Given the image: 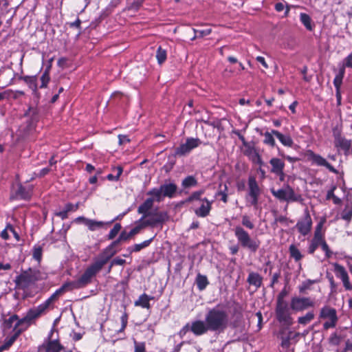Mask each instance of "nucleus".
<instances>
[{
    "instance_id": "nucleus-32",
    "label": "nucleus",
    "mask_w": 352,
    "mask_h": 352,
    "mask_svg": "<svg viewBox=\"0 0 352 352\" xmlns=\"http://www.w3.org/2000/svg\"><path fill=\"white\" fill-rule=\"evenodd\" d=\"M109 223H111V222H109ZM107 224H109V223H107ZM104 225H106V223L103 221H98L89 219L88 220H86L85 226H87L90 230L94 231L97 229L102 228Z\"/></svg>"
},
{
    "instance_id": "nucleus-15",
    "label": "nucleus",
    "mask_w": 352,
    "mask_h": 352,
    "mask_svg": "<svg viewBox=\"0 0 352 352\" xmlns=\"http://www.w3.org/2000/svg\"><path fill=\"white\" fill-rule=\"evenodd\" d=\"M54 333V329H52L47 338V341L45 342L39 348V350H44L45 352H60L63 349V346L60 344L58 340H52V336Z\"/></svg>"
},
{
    "instance_id": "nucleus-60",
    "label": "nucleus",
    "mask_w": 352,
    "mask_h": 352,
    "mask_svg": "<svg viewBox=\"0 0 352 352\" xmlns=\"http://www.w3.org/2000/svg\"><path fill=\"white\" fill-rule=\"evenodd\" d=\"M18 320V316L16 315H13L12 316H10L6 321V323L7 324V326L8 327H11L12 323L14 322H17Z\"/></svg>"
},
{
    "instance_id": "nucleus-16",
    "label": "nucleus",
    "mask_w": 352,
    "mask_h": 352,
    "mask_svg": "<svg viewBox=\"0 0 352 352\" xmlns=\"http://www.w3.org/2000/svg\"><path fill=\"white\" fill-rule=\"evenodd\" d=\"M334 272L336 276L340 278L346 290H352V283L349 281V277L345 268L340 264L335 263Z\"/></svg>"
},
{
    "instance_id": "nucleus-29",
    "label": "nucleus",
    "mask_w": 352,
    "mask_h": 352,
    "mask_svg": "<svg viewBox=\"0 0 352 352\" xmlns=\"http://www.w3.org/2000/svg\"><path fill=\"white\" fill-rule=\"evenodd\" d=\"M153 297L149 296L146 294H143L140 296L139 298L135 302V306H140L142 308L150 309L151 305L149 301L153 300Z\"/></svg>"
},
{
    "instance_id": "nucleus-2",
    "label": "nucleus",
    "mask_w": 352,
    "mask_h": 352,
    "mask_svg": "<svg viewBox=\"0 0 352 352\" xmlns=\"http://www.w3.org/2000/svg\"><path fill=\"white\" fill-rule=\"evenodd\" d=\"M98 256L95 258L94 262L85 271L82 276L76 280L72 281L75 289H80L85 287L91 282L92 278L95 276L106 265Z\"/></svg>"
},
{
    "instance_id": "nucleus-35",
    "label": "nucleus",
    "mask_w": 352,
    "mask_h": 352,
    "mask_svg": "<svg viewBox=\"0 0 352 352\" xmlns=\"http://www.w3.org/2000/svg\"><path fill=\"white\" fill-rule=\"evenodd\" d=\"M197 185V181L194 176L190 175L184 178L182 182V186L184 188H188L190 187L196 186Z\"/></svg>"
},
{
    "instance_id": "nucleus-38",
    "label": "nucleus",
    "mask_w": 352,
    "mask_h": 352,
    "mask_svg": "<svg viewBox=\"0 0 352 352\" xmlns=\"http://www.w3.org/2000/svg\"><path fill=\"white\" fill-rule=\"evenodd\" d=\"M314 314L312 311L307 312L304 316L299 317L298 322L300 324L306 325L314 318Z\"/></svg>"
},
{
    "instance_id": "nucleus-61",
    "label": "nucleus",
    "mask_w": 352,
    "mask_h": 352,
    "mask_svg": "<svg viewBox=\"0 0 352 352\" xmlns=\"http://www.w3.org/2000/svg\"><path fill=\"white\" fill-rule=\"evenodd\" d=\"M188 331H191V323H187L180 331L181 336L186 334Z\"/></svg>"
},
{
    "instance_id": "nucleus-56",
    "label": "nucleus",
    "mask_w": 352,
    "mask_h": 352,
    "mask_svg": "<svg viewBox=\"0 0 352 352\" xmlns=\"http://www.w3.org/2000/svg\"><path fill=\"white\" fill-rule=\"evenodd\" d=\"M342 67H344V69L345 67L352 68V53L344 59V63Z\"/></svg>"
},
{
    "instance_id": "nucleus-55",
    "label": "nucleus",
    "mask_w": 352,
    "mask_h": 352,
    "mask_svg": "<svg viewBox=\"0 0 352 352\" xmlns=\"http://www.w3.org/2000/svg\"><path fill=\"white\" fill-rule=\"evenodd\" d=\"M42 256V249L41 247H37L34 248L33 251V257L36 261H40Z\"/></svg>"
},
{
    "instance_id": "nucleus-36",
    "label": "nucleus",
    "mask_w": 352,
    "mask_h": 352,
    "mask_svg": "<svg viewBox=\"0 0 352 352\" xmlns=\"http://www.w3.org/2000/svg\"><path fill=\"white\" fill-rule=\"evenodd\" d=\"M196 283L199 290L204 289L208 285V281L206 276L198 274L196 278Z\"/></svg>"
},
{
    "instance_id": "nucleus-1",
    "label": "nucleus",
    "mask_w": 352,
    "mask_h": 352,
    "mask_svg": "<svg viewBox=\"0 0 352 352\" xmlns=\"http://www.w3.org/2000/svg\"><path fill=\"white\" fill-rule=\"evenodd\" d=\"M205 320L210 331L221 332L228 327V318L225 311L214 308L206 314Z\"/></svg>"
},
{
    "instance_id": "nucleus-33",
    "label": "nucleus",
    "mask_w": 352,
    "mask_h": 352,
    "mask_svg": "<svg viewBox=\"0 0 352 352\" xmlns=\"http://www.w3.org/2000/svg\"><path fill=\"white\" fill-rule=\"evenodd\" d=\"M344 68L341 67L339 70L338 74L336 76L334 80H333V85L336 87V90H340V86L342 82V79L344 76Z\"/></svg>"
},
{
    "instance_id": "nucleus-37",
    "label": "nucleus",
    "mask_w": 352,
    "mask_h": 352,
    "mask_svg": "<svg viewBox=\"0 0 352 352\" xmlns=\"http://www.w3.org/2000/svg\"><path fill=\"white\" fill-rule=\"evenodd\" d=\"M300 19L301 23L307 30H312L313 27L311 25V19L307 14L301 13L300 15Z\"/></svg>"
},
{
    "instance_id": "nucleus-45",
    "label": "nucleus",
    "mask_w": 352,
    "mask_h": 352,
    "mask_svg": "<svg viewBox=\"0 0 352 352\" xmlns=\"http://www.w3.org/2000/svg\"><path fill=\"white\" fill-rule=\"evenodd\" d=\"M195 32V36L192 38V40H195L197 37H204L209 35L212 32L211 29H205V30H197L193 29Z\"/></svg>"
},
{
    "instance_id": "nucleus-42",
    "label": "nucleus",
    "mask_w": 352,
    "mask_h": 352,
    "mask_svg": "<svg viewBox=\"0 0 352 352\" xmlns=\"http://www.w3.org/2000/svg\"><path fill=\"white\" fill-rule=\"evenodd\" d=\"M289 252H290L291 256L292 258H294L295 259V261H300L302 257V255L301 254L299 250L294 245H290Z\"/></svg>"
},
{
    "instance_id": "nucleus-25",
    "label": "nucleus",
    "mask_w": 352,
    "mask_h": 352,
    "mask_svg": "<svg viewBox=\"0 0 352 352\" xmlns=\"http://www.w3.org/2000/svg\"><path fill=\"white\" fill-rule=\"evenodd\" d=\"M280 335L281 339V346L284 349H288L290 346L291 339L294 338L298 335V333L294 334L292 331H289L287 333H285V331L283 329L280 331Z\"/></svg>"
},
{
    "instance_id": "nucleus-64",
    "label": "nucleus",
    "mask_w": 352,
    "mask_h": 352,
    "mask_svg": "<svg viewBox=\"0 0 352 352\" xmlns=\"http://www.w3.org/2000/svg\"><path fill=\"white\" fill-rule=\"evenodd\" d=\"M307 67L304 66L301 69V74L303 75V79L306 82H309L310 80V78L307 76Z\"/></svg>"
},
{
    "instance_id": "nucleus-54",
    "label": "nucleus",
    "mask_w": 352,
    "mask_h": 352,
    "mask_svg": "<svg viewBox=\"0 0 352 352\" xmlns=\"http://www.w3.org/2000/svg\"><path fill=\"white\" fill-rule=\"evenodd\" d=\"M25 81L30 84L31 88L36 89V78L33 76H25L24 78Z\"/></svg>"
},
{
    "instance_id": "nucleus-43",
    "label": "nucleus",
    "mask_w": 352,
    "mask_h": 352,
    "mask_svg": "<svg viewBox=\"0 0 352 352\" xmlns=\"http://www.w3.org/2000/svg\"><path fill=\"white\" fill-rule=\"evenodd\" d=\"M274 133H272V131L270 132H265L264 133V140L263 142L266 144H268L271 146H275V140L273 137Z\"/></svg>"
},
{
    "instance_id": "nucleus-63",
    "label": "nucleus",
    "mask_w": 352,
    "mask_h": 352,
    "mask_svg": "<svg viewBox=\"0 0 352 352\" xmlns=\"http://www.w3.org/2000/svg\"><path fill=\"white\" fill-rule=\"evenodd\" d=\"M78 206H79L78 203H77L75 205H73L72 204H67L65 206V208H67V211L70 212V211H76L78 208Z\"/></svg>"
},
{
    "instance_id": "nucleus-44",
    "label": "nucleus",
    "mask_w": 352,
    "mask_h": 352,
    "mask_svg": "<svg viewBox=\"0 0 352 352\" xmlns=\"http://www.w3.org/2000/svg\"><path fill=\"white\" fill-rule=\"evenodd\" d=\"M323 239H312L310 245L309 247L308 252L309 254H314L315 250L321 245Z\"/></svg>"
},
{
    "instance_id": "nucleus-12",
    "label": "nucleus",
    "mask_w": 352,
    "mask_h": 352,
    "mask_svg": "<svg viewBox=\"0 0 352 352\" xmlns=\"http://www.w3.org/2000/svg\"><path fill=\"white\" fill-rule=\"evenodd\" d=\"M74 289L75 288L73 285L72 282L65 283L58 289H57L47 300H46L43 303L41 304L40 305L45 311L50 306V305L58 298V296H61L63 294L67 291H71Z\"/></svg>"
},
{
    "instance_id": "nucleus-28",
    "label": "nucleus",
    "mask_w": 352,
    "mask_h": 352,
    "mask_svg": "<svg viewBox=\"0 0 352 352\" xmlns=\"http://www.w3.org/2000/svg\"><path fill=\"white\" fill-rule=\"evenodd\" d=\"M270 164L272 166L271 172L276 174L282 170H284L285 163L279 158L273 157L270 160Z\"/></svg>"
},
{
    "instance_id": "nucleus-24",
    "label": "nucleus",
    "mask_w": 352,
    "mask_h": 352,
    "mask_svg": "<svg viewBox=\"0 0 352 352\" xmlns=\"http://www.w3.org/2000/svg\"><path fill=\"white\" fill-rule=\"evenodd\" d=\"M311 159L317 165L325 166L329 171L333 173H338V170L322 156L313 153L311 155Z\"/></svg>"
},
{
    "instance_id": "nucleus-58",
    "label": "nucleus",
    "mask_w": 352,
    "mask_h": 352,
    "mask_svg": "<svg viewBox=\"0 0 352 352\" xmlns=\"http://www.w3.org/2000/svg\"><path fill=\"white\" fill-rule=\"evenodd\" d=\"M126 263V261L120 258H115L111 262V267L113 265H122Z\"/></svg>"
},
{
    "instance_id": "nucleus-10",
    "label": "nucleus",
    "mask_w": 352,
    "mask_h": 352,
    "mask_svg": "<svg viewBox=\"0 0 352 352\" xmlns=\"http://www.w3.org/2000/svg\"><path fill=\"white\" fill-rule=\"evenodd\" d=\"M276 314L277 320L280 322L289 326L293 323V319L287 302L277 303L276 308Z\"/></svg>"
},
{
    "instance_id": "nucleus-18",
    "label": "nucleus",
    "mask_w": 352,
    "mask_h": 352,
    "mask_svg": "<svg viewBox=\"0 0 352 352\" xmlns=\"http://www.w3.org/2000/svg\"><path fill=\"white\" fill-rule=\"evenodd\" d=\"M32 188L30 186L25 188L21 184H17L16 189L14 188V193L11 196L13 199H29L32 196Z\"/></svg>"
},
{
    "instance_id": "nucleus-19",
    "label": "nucleus",
    "mask_w": 352,
    "mask_h": 352,
    "mask_svg": "<svg viewBox=\"0 0 352 352\" xmlns=\"http://www.w3.org/2000/svg\"><path fill=\"white\" fill-rule=\"evenodd\" d=\"M351 144V140L342 137L339 132L334 133V145L338 149H341L346 153L349 151Z\"/></svg>"
},
{
    "instance_id": "nucleus-39",
    "label": "nucleus",
    "mask_w": 352,
    "mask_h": 352,
    "mask_svg": "<svg viewBox=\"0 0 352 352\" xmlns=\"http://www.w3.org/2000/svg\"><path fill=\"white\" fill-rule=\"evenodd\" d=\"M19 334H20V331H15L14 334L12 335L11 337L6 338L5 340L4 343L2 344L3 348L6 350L9 349L13 344V343L15 342V340H16V338L19 336Z\"/></svg>"
},
{
    "instance_id": "nucleus-13",
    "label": "nucleus",
    "mask_w": 352,
    "mask_h": 352,
    "mask_svg": "<svg viewBox=\"0 0 352 352\" xmlns=\"http://www.w3.org/2000/svg\"><path fill=\"white\" fill-rule=\"evenodd\" d=\"M122 241H125L124 239H120V235L118 239L113 241L109 245L104 248L98 256L105 263H107L108 261L118 252V250H116V248Z\"/></svg>"
},
{
    "instance_id": "nucleus-40",
    "label": "nucleus",
    "mask_w": 352,
    "mask_h": 352,
    "mask_svg": "<svg viewBox=\"0 0 352 352\" xmlns=\"http://www.w3.org/2000/svg\"><path fill=\"white\" fill-rule=\"evenodd\" d=\"M166 51L162 48L160 46L156 52V58L157 60V63L161 65L166 60Z\"/></svg>"
},
{
    "instance_id": "nucleus-5",
    "label": "nucleus",
    "mask_w": 352,
    "mask_h": 352,
    "mask_svg": "<svg viewBox=\"0 0 352 352\" xmlns=\"http://www.w3.org/2000/svg\"><path fill=\"white\" fill-rule=\"evenodd\" d=\"M44 312L45 310L40 305L36 308L30 309L24 318L21 320L18 318L16 323L14 324V331H20L21 333L28 328L32 320L39 317Z\"/></svg>"
},
{
    "instance_id": "nucleus-20",
    "label": "nucleus",
    "mask_w": 352,
    "mask_h": 352,
    "mask_svg": "<svg viewBox=\"0 0 352 352\" xmlns=\"http://www.w3.org/2000/svg\"><path fill=\"white\" fill-rule=\"evenodd\" d=\"M155 201V197L146 199L142 204H141L138 208V212L142 214V217L140 219V221H143L147 217L151 215L150 210L152 209L153 202Z\"/></svg>"
},
{
    "instance_id": "nucleus-30",
    "label": "nucleus",
    "mask_w": 352,
    "mask_h": 352,
    "mask_svg": "<svg viewBox=\"0 0 352 352\" xmlns=\"http://www.w3.org/2000/svg\"><path fill=\"white\" fill-rule=\"evenodd\" d=\"M247 280L250 285L255 286L256 288H258L262 283V277L258 273L251 272L249 274Z\"/></svg>"
},
{
    "instance_id": "nucleus-51",
    "label": "nucleus",
    "mask_w": 352,
    "mask_h": 352,
    "mask_svg": "<svg viewBox=\"0 0 352 352\" xmlns=\"http://www.w3.org/2000/svg\"><path fill=\"white\" fill-rule=\"evenodd\" d=\"M314 239H324L323 234L322 233V223H319L314 232Z\"/></svg>"
},
{
    "instance_id": "nucleus-31",
    "label": "nucleus",
    "mask_w": 352,
    "mask_h": 352,
    "mask_svg": "<svg viewBox=\"0 0 352 352\" xmlns=\"http://www.w3.org/2000/svg\"><path fill=\"white\" fill-rule=\"evenodd\" d=\"M143 228L142 223L133 228L129 232L122 231L120 234V239H124L125 241L132 238L135 234H138L141 229Z\"/></svg>"
},
{
    "instance_id": "nucleus-26",
    "label": "nucleus",
    "mask_w": 352,
    "mask_h": 352,
    "mask_svg": "<svg viewBox=\"0 0 352 352\" xmlns=\"http://www.w3.org/2000/svg\"><path fill=\"white\" fill-rule=\"evenodd\" d=\"M272 133L278 139V140L285 146L292 147L294 141L289 134H283L278 131L272 130Z\"/></svg>"
},
{
    "instance_id": "nucleus-59",
    "label": "nucleus",
    "mask_w": 352,
    "mask_h": 352,
    "mask_svg": "<svg viewBox=\"0 0 352 352\" xmlns=\"http://www.w3.org/2000/svg\"><path fill=\"white\" fill-rule=\"evenodd\" d=\"M250 197V203L254 208H256L258 202V197L259 195H249Z\"/></svg>"
},
{
    "instance_id": "nucleus-9",
    "label": "nucleus",
    "mask_w": 352,
    "mask_h": 352,
    "mask_svg": "<svg viewBox=\"0 0 352 352\" xmlns=\"http://www.w3.org/2000/svg\"><path fill=\"white\" fill-rule=\"evenodd\" d=\"M168 215L166 212L164 211H152L151 215L147 217L142 221L143 228L151 226L156 227L159 225H162L165 221H168Z\"/></svg>"
},
{
    "instance_id": "nucleus-52",
    "label": "nucleus",
    "mask_w": 352,
    "mask_h": 352,
    "mask_svg": "<svg viewBox=\"0 0 352 352\" xmlns=\"http://www.w3.org/2000/svg\"><path fill=\"white\" fill-rule=\"evenodd\" d=\"M120 320H121L122 326H121V328L118 330V332L124 331V329L126 328V327L127 325L128 316L126 313H124L122 314V316L120 318Z\"/></svg>"
},
{
    "instance_id": "nucleus-23",
    "label": "nucleus",
    "mask_w": 352,
    "mask_h": 352,
    "mask_svg": "<svg viewBox=\"0 0 352 352\" xmlns=\"http://www.w3.org/2000/svg\"><path fill=\"white\" fill-rule=\"evenodd\" d=\"M201 201L203 204L199 208L195 210V212L198 217H206L210 213L212 201H210L206 198L201 199Z\"/></svg>"
},
{
    "instance_id": "nucleus-48",
    "label": "nucleus",
    "mask_w": 352,
    "mask_h": 352,
    "mask_svg": "<svg viewBox=\"0 0 352 352\" xmlns=\"http://www.w3.org/2000/svg\"><path fill=\"white\" fill-rule=\"evenodd\" d=\"M204 193V190L193 192L192 195L188 198V201H192L194 200H201L200 197Z\"/></svg>"
},
{
    "instance_id": "nucleus-41",
    "label": "nucleus",
    "mask_w": 352,
    "mask_h": 352,
    "mask_svg": "<svg viewBox=\"0 0 352 352\" xmlns=\"http://www.w3.org/2000/svg\"><path fill=\"white\" fill-rule=\"evenodd\" d=\"M50 67H51V65H49L46 68L45 71L43 72V74H42V76L41 77V85L40 86L41 88H45L47 87V83L50 81V78L49 72H50Z\"/></svg>"
},
{
    "instance_id": "nucleus-49",
    "label": "nucleus",
    "mask_w": 352,
    "mask_h": 352,
    "mask_svg": "<svg viewBox=\"0 0 352 352\" xmlns=\"http://www.w3.org/2000/svg\"><path fill=\"white\" fill-rule=\"evenodd\" d=\"M314 282V280H308L307 281L302 283V284L299 286L300 293L305 294L306 290L308 289L310 285Z\"/></svg>"
},
{
    "instance_id": "nucleus-4",
    "label": "nucleus",
    "mask_w": 352,
    "mask_h": 352,
    "mask_svg": "<svg viewBox=\"0 0 352 352\" xmlns=\"http://www.w3.org/2000/svg\"><path fill=\"white\" fill-rule=\"evenodd\" d=\"M177 190V186L174 183H165L159 188H155L147 192L148 195L155 197V201L160 202L163 197L172 198Z\"/></svg>"
},
{
    "instance_id": "nucleus-11",
    "label": "nucleus",
    "mask_w": 352,
    "mask_h": 352,
    "mask_svg": "<svg viewBox=\"0 0 352 352\" xmlns=\"http://www.w3.org/2000/svg\"><path fill=\"white\" fill-rule=\"evenodd\" d=\"M314 305V302L308 297H293L290 302L291 309L296 312L302 311Z\"/></svg>"
},
{
    "instance_id": "nucleus-27",
    "label": "nucleus",
    "mask_w": 352,
    "mask_h": 352,
    "mask_svg": "<svg viewBox=\"0 0 352 352\" xmlns=\"http://www.w3.org/2000/svg\"><path fill=\"white\" fill-rule=\"evenodd\" d=\"M248 195H260L261 190L254 177H250L248 179Z\"/></svg>"
},
{
    "instance_id": "nucleus-53",
    "label": "nucleus",
    "mask_w": 352,
    "mask_h": 352,
    "mask_svg": "<svg viewBox=\"0 0 352 352\" xmlns=\"http://www.w3.org/2000/svg\"><path fill=\"white\" fill-rule=\"evenodd\" d=\"M320 246L322 248V250L325 252L327 258H330L332 255V252H331L324 239H323Z\"/></svg>"
},
{
    "instance_id": "nucleus-17",
    "label": "nucleus",
    "mask_w": 352,
    "mask_h": 352,
    "mask_svg": "<svg viewBox=\"0 0 352 352\" xmlns=\"http://www.w3.org/2000/svg\"><path fill=\"white\" fill-rule=\"evenodd\" d=\"M312 220L307 209L305 210V217L296 223L298 232L303 236H306L311 231Z\"/></svg>"
},
{
    "instance_id": "nucleus-8",
    "label": "nucleus",
    "mask_w": 352,
    "mask_h": 352,
    "mask_svg": "<svg viewBox=\"0 0 352 352\" xmlns=\"http://www.w3.org/2000/svg\"><path fill=\"white\" fill-rule=\"evenodd\" d=\"M38 272L29 269L16 276L15 283L21 289L28 288L38 280Z\"/></svg>"
},
{
    "instance_id": "nucleus-22",
    "label": "nucleus",
    "mask_w": 352,
    "mask_h": 352,
    "mask_svg": "<svg viewBox=\"0 0 352 352\" xmlns=\"http://www.w3.org/2000/svg\"><path fill=\"white\" fill-rule=\"evenodd\" d=\"M210 331L207 323L201 320H197L191 322V332L196 336L206 333Z\"/></svg>"
},
{
    "instance_id": "nucleus-50",
    "label": "nucleus",
    "mask_w": 352,
    "mask_h": 352,
    "mask_svg": "<svg viewBox=\"0 0 352 352\" xmlns=\"http://www.w3.org/2000/svg\"><path fill=\"white\" fill-rule=\"evenodd\" d=\"M134 352H146V347L144 342H138L134 341Z\"/></svg>"
},
{
    "instance_id": "nucleus-57",
    "label": "nucleus",
    "mask_w": 352,
    "mask_h": 352,
    "mask_svg": "<svg viewBox=\"0 0 352 352\" xmlns=\"http://www.w3.org/2000/svg\"><path fill=\"white\" fill-rule=\"evenodd\" d=\"M352 218V210H344L342 213V219L346 221H350Z\"/></svg>"
},
{
    "instance_id": "nucleus-3",
    "label": "nucleus",
    "mask_w": 352,
    "mask_h": 352,
    "mask_svg": "<svg viewBox=\"0 0 352 352\" xmlns=\"http://www.w3.org/2000/svg\"><path fill=\"white\" fill-rule=\"evenodd\" d=\"M233 231L239 243L243 248H247L252 252H256L260 246L258 240L252 239L249 233L240 226H236Z\"/></svg>"
},
{
    "instance_id": "nucleus-47",
    "label": "nucleus",
    "mask_w": 352,
    "mask_h": 352,
    "mask_svg": "<svg viewBox=\"0 0 352 352\" xmlns=\"http://www.w3.org/2000/svg\"><path fill=\"white\" fill-rule=\"evenodd\" d=\"M241 223L243 226L250 230L254 228V223L250 221V217L247 215L242 217Z\"/></svg>"
},
{
    "instance_id": "nucleus-6",
    "label": "nucleus",
    "mask_w": 352,
    "mask_h": 352,
    "mask_svg": "<svg viewBox=\"0 0 352 352\" xmlns=\"http://www.w3.org/2000/svg\"><path fill=\"white\" fill-rule=\"evenodd\" d=\"M272 194L278 199L280 201H302V197L299 194H296L294 189L288 184L277 190L271 189Z\"/></svg>"
},
{
    "instance_id": "nucleus-21",
    "label": "nucleus",
    "mask_w": 352,
    "mask_h": 352,
    "mask_svg": "<svg viewBox=\"0 0 352 352\" xmlns=\"http://www.w3.org/2000/svg\"><path fill=\"white\" fill-rule=\"evenodd\" d=\"M244 146L245 149L243 151V153L245 155L248 156L249 159L255 164H258L260 166L263 164L258 151L254 146H252L250 143H245Z\"/></svg>"
},
{
    "instance_id": "nucleus-14",
    "label": "nucleus",
    "mask_w": 352,
    "mask_h": 352,
    "mask_svg": "<svg viewBox=\"0 0 352 352\" xmlns=\"http://www.w3.org/2000/svg\"><path fill=\"white\" fill-rule=\"evenodd\" d=\"M201 144L199 138H188L185 144L180 145L175 150L176 155H184L188 153L191 150L198 147Z\"/></svg>"
},
{
    "instance_id": "nucleus-34",
    "label": "nucleus",
    "mask_w": 352,
    "mask_h": 352,
    "mask_svg": "<svg viewBox=\"0 0 352 352\" xmlns=\"http://www.w3.org/2000/svg\"><path fill=\"white\" fill-rule=\"evenodd\" d=\"M153 239H154V236L148 240L144 241V242H142L141 243L135 244L133 248H129V250L130 251V252H140L143 248L148 247L151 244V243L152 242Z\"/></svg>"
},
{
    "instance_id": "nucleus-7",
    "label": "nucleus",
    "mask_w": 352,
    "mask_h": 352,
    "mask_svg": "<svg viewBox=\"0 0 352 352\" xmlns=\"http://www.w3.org/2000/svg\"><path fill=\"white\" fill-rule=\"evenodd\" d=\"M319 318L326 320L323 324L324 330L334 328L338 320L336 310L329 306H324L320 309Z\"/></svg>"
},
{
    "instance_id": "nucleus-46",
    "label": "nucleus",
    "mask_w": 352,
    "mask_h": 352,
    "mask_svg": "<svg viewBox=\"0 0 352 352\" xmlns=\"http://www.w3.org/2000/svg\"><path fill=\"white\" fill-rule=\"evenodd\" d=\"M121 225L120 223H116L114 225L113 228L110 230L108 234L109 239H113L116 237V236L118 234V232L121 230Z\"/></svg>"
},
{
    "instance_id": "nucleus-62",
    "label": "nucleus",
    "mask_w": 352,
    "mask_h": 352,
    "mask_svg": "<svg viewBox=\"0 0 352 352\" xmlns=\"http://www.w3.org/2000/svg\"><path fill=\"white\" fill-rule=\"evenodd\" d=\"M287 295V292L285 290H283L277 297V303L281 302H287L284 300V297Z\"/></svg>"
}]
</instances>
